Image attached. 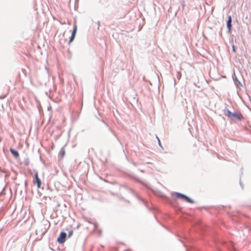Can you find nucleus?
I'll list each match as a JSON object with an SVG mask.
<instances>
[{
    "label": "nucleus",
    "mask_w": 251,
    "mask_h": 251,
    "mask_svg": "<svg viewBox=\"0 0 251 251\" xmlns=\"http://www.w3.org/2000/svg\"><path fill=\"white\" fill-rule=\"evenodd\" d=\"M181 75L180 74V73L179 72H177V74H176V77L178 79H180V78H181Z\"/></svg>",
    "instance_id": "11"
},
{
    "label": "nucleus",
    "mask_w": 251,
    "mask_h": 251,
    "mask_svg": "<svg viewBox=\"0 0 251 251\" xmlns=\"http://www.w3.org/2000/svg\"><path fill=\"white\" fill-rule=\"evenodd\" d=\"M175 195L176 196V197L178 198H180L181 199H183L184 198H185V195L184 194H182L181 193H178V192H176L175 193Z\"/></svg>",
    "instance_id": "8"
},
{
    "label": "nucleus",
    "mask_w": 251,
    "mask_h": 251,
    "mask_svg": "<svg viewBox=\"0 0 251 251\" xmlns=\"http://www.w3.org/2000/svg\"><path fill=\"white\" fill-rule=\"evenodd\" d=\"M185 6V3H184V1H183V3H182V6L184 7Z\"/></svg>",
    "instance_id": "17"
},
{
    "label": "nucleus",
    "mask_w": 251,
    "mask_h": 251,
    "mask_svg": "<svg viewBox=\"0 0 251 251\" xmlns=\"http://www.w3.org/2000/svg\"><path fill=\"white\" fill-rule=\"evenodd\" d=\"M34 176L35 179V182L37 184V187L40 188L41 185V181L40 180V179L38 177V175L37 172H35L34 174Z\"/></svg>",
    "instance_id": "5"
},
{
    "label": "nucleus",
    "mask_w": 251,
    "mask_h": 251,
    "mask_svg": "<svg viewBox=\"0 0 251 251\" xmlns=\"http://www.w3.org/2000/svg\"><path fill=\"white\" fill-rule=\"evenodd\" d=\"M10 151L12 152V153L16 156V151L13 149H10Z\"/></svg>",
    "instance_id": "12"
},
{
    "label": "nucleus",
    "mask_w": 251,
    "mask_h": 251,
    "mask_svg": "<svg viewBox=\"0 0 251 251\" xmlns=\"http://www.w3.org/2000/svg\"><path fill=\"white\" fill-rule=\"evenodd\" d=\"M50 226V223L48 221H43L41 223L36 229L37 233L44 234L46 233Z\"/></svg>",
    "instance_id": "1"
},
{
    "label": "nucleus",
    "mask_w": 251,
    "mask_h": 251,
    "mask_svg": "<svg viewBox=\"0 0 251 251\" xmlns=\"http://www.w3.org/2000/svg\"><path fill=\"white\" fill-rule=\"evenodd\" d=\"M232 51H233L235 52V46L234 45H232Z\"/></svg>",
    "instance_id": "14"
},
{
    "label": "nucleus",
    "mask_w": 251,
    "mask_h": 251,
    "mask_svg": "<svg viewBox=\"0 0 251 251\" xmlns=\"http://www.w3.org/2000/svg\"><path fill=\"white\" fill-rule=\"evenodd\" d=\"M158 144H159V145L160 147H161V142H160V140H159V141H158Z\"/></svg>",
    "instance_id": "16"
},
{
    "label": "nucleus",
    "mask_w": 251,
    "mask_h": 251,
    "mask_svg": "<svg viewBox=\"0 0 251 251\" xmlns=\"http://www.w3.org/2000/svg\"><path fill=\"white\" fill-rule=\"evenodd\" d=\"M232 117H233L234 119L239 121H241L243 119V117L241 113H233L232 114Z\"/></svg>",
    "instance_id": "4"
},
{
    "label": "nucleus",
    "mask_w": 251,
    "mask_h": 251,
    "mask_svg": "<svg viewBox=\"0 0 251 251\" xmlns=\"http://www.w3.org/2000/svg\"><path fill=\"white\" fill-rule=\"evenodd\" d=\"M66 236L67 234L65 232H61L57 238V242L60 244L63 243L65 241Z\"/></svg>",
    "instance_id": "2"
},
{
    "label": "nucleus",
    "mask_w": 251,
    "mask_h": 251,
    "mask_svg": "<svg viewBox=\"0 0 251 251\" xmlns=\"http://www.w3.org/2000/svg\"><path fill=\"white\" fill-rule=\"evenodd\" d=\"M232 19L231 16H228V20L226 23V26L227 29H228V31H230L232 25Z\"/></svg>",
    "instance_id": "6"
},
{
    "label": "nucleus",
    "mask_w": 251,
    "mask_h": 251,
    "mask_svg": "<svg viewBox=\"0 0 251 251\" xmlns=\"http://www.w3.org/2000/svg\"><path fill=\"white\" fill-rule=\"evenodd\" d=\"M225 114L229 118L232 116L233 113L231 112L228 109H225L224 110Z\"/></svg>",
    "instance_id": "7"
},
{
    "label": "nucleus",
    "mask_w": 251,
    "mask_h": 251,
    "mask_svg": "<svg viewBox=\"0 0 251 251\" xmlns=\"http://www.w3.org/2000/svg\"><path fill=\"white\" fill-rule=\"evenodd\" d=\"M185 198H184L183 199L185 200L186 201L190 202L191 203H194L195 202L194 201L189 198L188 197L185 196Z\"/></svg>",
    "instance_id": "9"
},
{
    "label": "nucleus",
    "mask_w": 251,
    "mask_h": 251,
    "mask_svg": "<svg viewBox=\"0 0 251 251\" xmlns=\"http://www.w3.org/2000/svg\"><path fill=\"white\" fill-rule=\"evenodd\" d=\"M19 156V153L18 152V151H17V157Z\"/></svg>",
    "instance_id": "18"
},
{
    "label": "nucleus",
    "mask_w": 251,
    "mask_h": 251,
    "mask_svg": "<svg viewBox=\"0 0 251 251\" xmlns=\"http://www.w3.org/2000/svg\"><path fill=\"white\" fill-rule=\"evenodd\" d=\"M97 25H98V27H99L100 26V22H99V21L97 22Z\"/></svg>",
    "instance_id": "15"
},
{
    "label": "nucleus",
    "mask_w": 251,
    "mask_h": 251,
    "mask_svg": "<svg viewBox=\"0 0 251 251\" xmlns=\"http://www.w3.org/2000/svg\"><path fill=\"white\" fill-rule=\"evenodd\" d=\"M65 154V150L63 149H61V150L60 151L59 154L61 155L62 157L64 156Z\"/></svg>",
    "instance_id": "10"
},
{
    "label": "nucleus",
    "mask_w": 251,
    "mask_h": 251,
    "mask_svg": "<svg viewBox=\"0 0 251 251\" xmlns=\"http://www.w3.org/2000/svg\"><path fill=\"white\" fill-rule=\"evenodd\" d=\"M240 185L243 188L241 183L240 182Z\"/></svg>",
    "instance_id": "20"
},
{
    "label": "nucleus",
    "mask_w": 251,
    "mask_h": 251,
    "mask_svg": "<svg viewBox=\"0 0 251 251\" xmlns=\"http://www.w3.org/2000/svg\"><path fill=\"white\" fill-rule=\"evenodd\" d=\"M73 231L72 230H70L69 232V233H68V236L69 237H70L72 236V235H73Z\"/></svg>",
    "instance_id": "13"
},
{
    "label": "nucleus",
    "mask_w": 251,
    "mask_h": 251,
    "mask_svg": "<svg viewBox=\"0 0 251 251\" xmlns=\"http://www.w3.org/2000/svg\"><path fill=\"white\" fill-rule=\"evenodd\" d=\"M156 138H157V140H158V141H159V140H160L158 138V137H156Z\"/></svg>",
    "instance_id": "19"
},
{
    "label": "nucleus",
    "mask_w": 251,
    "mask_h": 251,
    "mask_svg": "<svg viewBox=\"0 0 251 251\" xmlns=\"http://www.w3.org/2000/svg\"><path fill=\"white\" fill-rule=\"evenodd\" d=\"M76 30H77V25L76 24H75L74 25L73 31L72 33V35H71V37H70V39H69V44L71 43L72 42H73V40H74L75 34H76Z\"/></svg>",
    "instance_id": "3"
}]
</instances>
